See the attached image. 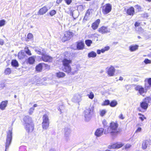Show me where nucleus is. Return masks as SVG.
Here are the masks:
<instances>
[{
	"instance_id": "obj_23",
	"label": "nucleus",
	"mask_w": 151,
	"mask_h": 151,
	"mask_svg": "<svg viewBox=\"0 0 151 151\" xmlns=\"http://www.w3.org/2000/svg\"><path fill=\"white\" fill-rule=\"evenodd\" d=\"M24 52L22 51H21L19 52L18 54V57L20 59H22L24 57Z\"/></svg>"
},
{
	"instance_id": "obj_61",
	"label": "nucleus",
	"mask_w": 151,
	"mask_h": 151,
	"mask_svg": "<svg viewBox=\"0 0 151 151\" xmlns=\"http://www.w3.org/2000/svg\"><path fill=\"white\" fill-rule=\"evenodd\" d=\"M106 121L105 120H104L103 122V124L104 125H105V124H106Z\"/></svg>"
},
{
	"instance_id": "obj_13",
	"label": "nucleus",
	"mask_w": 151,
	"mask_h": 151,
	"mask_svg": "<svg viewBox=\"0 0 151 151\" xmlns=\"http://www.w3.org/2000/svg\"><path fill=\"white\" fill-rule=\"evenodd\" d=\"M98 31L102 34L106 33L109 32V30L107 28L104 26H102L99 28Z\"/></svg>"
},
{
	"instance_id": "obj_47",
	"label": "nucleus",
	"mask_w": 151,
	"mask_h": 151,
	"mask_svg": "<svg viewBox=\"0 0 151 151\" xmlns=\"http://www.w3.org/2000/svg\"><path fill=\"white\" fill-rule=\"evenodd\" d=\"M27 38L29 39H31L33 37V35L31 33H29L27 36Z\"/></svg>"
},
{
	"instance_id": "obj_28",
	"label": "nucleus",
	"mask_w": 151,
	"mask_h": 151,
	"mask_svg": "<svg viewBox=\"0 0 151 151\" xmlns=\"http://www.w3.org/2000/svg\"><path fill=\"white\" fill-rule=\"evenodd\" d=\"M42 124L43 128L44 129H46L49 127V122H42Z\"/></svg>"
},
{
	"instance_id": "obj_34",
	"label": "nucleus",
	"mask_w": 151,
	"mask_h": 151,
	"mask_svg": "<svg viewBox=\"0 0 151 151\" xmlns=\"http://www.w3.org/2000/svg\"><path fill=\"white\" fill-rule=\"evenodd\" d=\"M117 103L116 101L115 100L112 101L110 104L111 106L114 107L117 104Z\"/></svg>"
},
{
	"instance_id": "obj_45",
	"label": "nucleus",
	"mask_w": 151,
	"mask_h": 151,
	"mask_svg": "<svg viewBox=\"0 0 151 151\" xmlns=\"http://www.w3.org/2000/svg\"><path fill=\"white\" fill-rule=\"evenodd\" d=\"M110 133L109 128L106 129L104 131V133L106 134L109 133Z\"/></svg>"
},
{
	"instance_id": "obj_54",
	"label": "nucleus",
	"mask_w": 151,
	"mask_h": 151,
	"mask_svg": "<svg viewBox=\"0 0 151 151\" xmlns=\"http://www.w3.org/2000/svg\"><path fill=\"white\" fill-rule=\"evenodd\" d=\"M142 128L141 127H139L136 130V132H140L141 131Z\"/></svg>"
},
{
	"instance_id": "obj_43",
	"label": "nucleus",
	"mask_w": 151,
	"mask_h": 151,
	"mask_svg": "<svg viewBox=\"0 0 151 151\" xmlns=\"http://www.w3.org/2000/svg\"><path fill=\"white\" fill-rule=\"evenodd\" d=\"M110 104V103L109 101L108 100H107L104 101L103 105H109Z\"/></svg>"
},
{
	"instance_id": "obj_57",
	"label": "nucleus",
	"mask_w": 151,
	"mask_h": 151,
	"mask_svg": "<svg viewBox=\"0 0 151 151\" xmlns=\"http://www.w3.org/2000/svg\"><path fill=\"white\" fill-rule=\"evenodd\" d=\"M101 51L100 50H98L97 51V52L98 54H100L101 52Z\"/></svg>"
},
{
	"instance_id": "obj_46",
	"label": "nucleus",
	"mask_w": 151,
	"mask_h": 151,
	"mask_svg": "<svg viewBox=\"0 0 151 151\" xmlns=\"http://www.w3.org/2000/svg\"><path fill=\"white\" fill-rule=\"evenodd\" d=\"M131 146V145L129 144H127L124 146L125 149H129Z\"/></svg>"
},
{
	"instance_id": "obj_39",
	"label": "nucleus",
	"mask_w": 151,
	"mask_h": 151,
	"mask_svg": "<svg viewBox=\"0 0 151 151\" xmlns=\"http://www.w3.org/2000/svg\"><path fill=\"white\" fill-rule=\"evenodd\" d=\"M25 51L26 53L28 55H31L30 51L27 48H25Z\"/></svg>"
},
{
	"instance_id": "obj_51",
	"label": "nucleus",
	"mask_w": 151,
	"mask_h": 151,
	"mask_svg": "<svg viewBox=\"0 0 151 151\" xmlns=\"http://www.w3.org/2000/svg\"><path fill=\"white\" fill-rule=\"evenodd\" d=\"M66 3L68 4H69L72 2V0H65Z\"/></svg>"
},
{
	"instance_id": "obj_12",
	"label": "nucleus",
	"mask_w": 151,
	"mask_h": 151,
	"mask_svg": "<svg viewBox=\"0 0 151 151\" xmlns=\"http://www.w3.org/2000/svg\"><path fill=\"white\" fill-rule=\"evenodd\" d=\"M23 120L25 123V125H28V124L32 122V120L31 117L28 116H25Z\"/></svg>"
},
{
	"instance_id": "obj_25",
	"label": "nucleus",
	"mask_w": 151,
	"mask_h": 151,
	"mask_svg": "<svg viewBox=\"0 0 151 151\" xmlns=\"http://www.w3.org/2000/svg\"><path fill=\"white\" fill-rule=\"evenodd\" d=\"M42 119V122H49L48 116L46 114H45L43 116Z\"/></svg>"
},
{
	"instance_id": "obj_9",
	"label": "nucleus",
	"mask_w": 151,
	"mask_h": 151,
	"mask_svg": "<svg viewBox=\"0 0 151 151\" xmlns=\"http://www.w3.org/2000/svg\"><path fill=\"white\" fill-rule=\"evenodd\" d=\"M42 58L43 61L46 62H51L52 61V57L45 54L42 55Z\"/></svg>"
},
{
	"instance_id": "obj_63",
	"label": "nucleus",
	"mask_w": 151,
	"mask_h": 151,
	"mask_svg": "<svg viewBox=\"0 0 151 151\" xmlns=\"http://www.w3.org/2000/svg\"><path fill=\"white\" fill-rule=\"evenodd\" d=\"M139 118L142 121H143V120H144L143 117H140Z\"/></svg>"
},
{
	"instance_id": "obj_15",
	"label": "nucleus",
	"mask_w": 151,
	"mask_h": 151,
	"mask_svg": "<svg viewBox=\"0 0 151 151\" xmlns=\"http://www.w3.org/2000/svg\"><path fill=\"white\" fill-rule=\"evenodd\" d=\"M100 22V20L99 19H97L95 22L92 24L91 27L92 29L94 30L97 29L99 26Z\"/></svg>"
},
{
	"instance_id": "obj_56",
	"label": "nucleus",
	"mask_w": 151,
	"mask_h": 151,
	"mask_svg": "<svg viewBox=\"0 0 151 151\" xmlns=\"http://www.w3.org/2000/svg\"><path fill=\"white\" fill-rule=\"evenodd\" d=\"M4 44V40L2 39H0V45H2Z\"/></svg>"
},
{
	"instance_id": "obj_62",
	"label": "nucleus",
	"mask_w": 151,
	"mask_h": 151,
	"mask_svg": "<svg viewBox=\"0 0 151 151\" xmlns=\"http://www.w3.org/2000/svg\"><path fill=\"white\" fill-rule=\"evenodd\" d=\"M88 14V15L89 14V11L88 10L86 12V15Z\"/></svg>"
},
{
	"instance_id": "obj_8",
	"label": "nucleus",
	"mask_w": 151,
	"mask_h": 151,
	"mask_svg": "<svg viewBox=\"0 0 151 151\" xmlns=\"http://www.w3.org/2000/svg\"><path fill=\"white\" fill-rule=\"evenodd\" d=\"M65 137L66 140L68 141L70 139V130L68 128H65Z\"/></svg>"
},
{
	"instance_id": "obj_4",
	"label": "nucleus",
	"mask_w": 151,
	"mask_h": 151,
	"mask_svg": "<svg viewBox=\"0 0 151 151\" xmlns=\"http://www.w3.org/2000/svg\"><path fill=\"white\" fill-rule=\"evenodd\" d=\"M12 132L11 131H9V133L7 136L6 142V143L5 146V151H6V150L8 149L11 144V141L12 140Z\"/></svg>"
},
{
	"instance_id": "obj_52",
	"label": "nucleus",
	"mask_w": 151,
	"mask_h": 151,
	"mask_svg": "<svg viewBox=\"0 0 151 151\" xmlns=\"http://www.w3.org/2000/svg\"><path fill=\"white\" fill-rule=\"evenodd\" d=\"M142 16L144 18H147L148 17V15L147 14L145 13L142 15Z\"/></svg>"
},
{
	"instance_id": "obj_35",
	"label": "nucleus",
	"mask_w": 151,
	"mask_h": 151,
	"mask_svg": "<svg viewBox=\"0 0 151 151\" xmlns=\"http://www.w3.org/2000/svg\"><path fill=\"white\" fill-rule=\"evenodd\" d=\"M11 70L10 68H7L5 69L4 73L6 75H9L11 73Z\"/></svg>"
},
{
	"instance_id": "obj_37",
	"label": "nucleus",
	"mask_w": 151,
	"mask_h": 151,
	"mask_svg": "<svg viewBox=\"0 0 151 151\" xmlns=\"http://www.w3.org/2000/svg\"><path fill=\"white\" fill-rule=\"evenodd\" d=\"M6 23V21L4 19H2L0 20V27L4 26Z\"/></svg>"
},
{
	"instance_id": "obj_48",
	"label": "nucleus",
	"mask_w": 151,
	"mask_h": 151,
	"mask_svg": "<svg viewBox=\"0 0 151 151\" xmlns=\"http://www.w3.org/2000/svg\"><path fill=\"white\" fill-rule=\"evenodd\" d=\"M88 97L89 98L92 99L94 97V95L92 92H91L90 95H88Z\"/></svg>"
},
{
	"instance_id": "obj_64",
	"label": "nucleus",
	"mask_w": 151,
	"mask_h": 151,
	"mask_svg": "<svg viewBox=\"0 0 151 151\" xmlns=\"http://www.w3.org/2000/svg\"><path fill=\"white\" fill-rule=\"evenodd\" d=\"M33 106H34V107H33V108H34V107H37V104H35Z\"/></svg>"
},
{
	"instance_id": "obj_31",
	"label": "nucleus",
	"mask_w": 151,
	"mask_h": 151,
	"mask_svg": "<svg viewBox=\"0 0 151 151\" xmlns=\"http://www.w3.org/2000/svg\"><path fill=\"white\" fill-rule=\"evenodd\" d=\"M12 65L14 67H18V64L17 61L16 60H13L11 62Z\"/></svg>"
},
{
	"instance_id": "obj_22",
	"label": "nucleus",
	"mask_w": 151,
	"mask_h": 151,
	"mask_svg": "<svg viewBox=\"0 0 151 151\" xmlns=\"http://www.w3.org/2000/svg\"><path fill=\"white\" fill-rule=\"evenodd\" d=\"M65 76V74L63 72H59L56 73V76L58 78H63Z\"/></svg>"
},
{
	"instance_id": "obj_2",
	"label": "nucleus",
	"mask_w": 151,
	"mask_h": 151,
	"mask_svg": "<svg viewBox=\"0 0 151 151\" xmlns=\"http://www.w3.org/2000/svg\"><path fill=\"white\" fill-rule=\"evenodd\" d=\"M91 106L86 108L84 112V115L85 118V120L86 122L89 121L91 119V112L92 111L91 110Z\"/></svg>"
},
{
	"instance_id": "obj_11",
	"label": "nucleus",
	"mask_w": 151,
	"mask_h": 151,
	"mask_svg": "<svg viewBox=\"0 0 151 151\" xmlns=\"http://www.w3.org/2000/svg\"><path fill=\"white\" fill-rule=\"evenodd\" d=\"M81 95L78 94H76L74 96L72 100L74 102H79L81 101Z\"/></svg>"
},
{
	"instance_id": "obj_38",
	"label": "nucleus",
	"mask_w": 151,
	"mask_h": 151,
	"mask_svg": "<svg viewBox=\"0 0 151 151\" xmlns=\"http://www.w3.org/2000/svg\"><path fill=\"white\" fill-rule=\"evenodd\" d=\"M34 109H35L33 107H32L30 108L28 112L29 114V115H32L33 112V111L34 110Z\"/></svg>"
},
{
	"instance_id": "obj_36",
	"label": "nucleus",
	"mask_w": 151,
	"mask_h": 151,
	"mask_svg": "<svg viewBox=\"0 0 151 151\" xmlns=\"http://www.w3.org/2000/svg\"><path fill=\"white\" fill-rule=\"evenodd\" d=\"M85 43L88 46H90L92 43V41L89 40H86L85 41Z\"/></svg>"
},
{
	"instance_id": "obj_32",
	"label": "nucleus",
	"mask_w": 151,
	"mask_h": 151,
	"mask_svg": "<svg viewBox=\"0 0 151 151\" xmlns=\"http://www.w3.org/2000/svg\"><path fill=\"white\" fill-rule=\"evenodd\" d=\"M36 70L37 71H40L42 69V65L41 63L37 65L36 68Z\"/></svg>"
},
{
	"instance_id": "obj_29",
	"label": "nucleus",
	"mask_w": 151,
	"mask_h": 151,
	"mask_svg": "<svg viewBox=\"0 0 151 151\" xmlns=\"http://www.w3.org/2000/svg\"><path fill=\"white\" fill-rule=\"evenodd\" d=\"M141 107L144 109H146L148 107V104L146 102H143L140 104Z\"/></svg>"
},
{
	"instance_id": "obj_59",
	"label": "nucleus",
	"mask_w": 151,
	"mask_h": 151,
	"mask_svg": "<svg viewBox=\"0 0 151 151\" xmlns=\"http://www.w3.org/2000/svg\"><path fill=\"white\" fill-rule=\"evenodd\" d=\"M101 52L102 53H104L105 51L104 48L102 49L101 50Z\"/></svg>"
},
{
	"instance_id": "obj_60",
	"label": "nucleus",
	"mask_w": 151,
	"mask_h": 151,
	"mask_svg": "<svg viewBox=\"0 0 151 151\" xmlns=\"http://www.w3.org/2000/svg\"><path fill=\"white\" fill-rule=\"evenodd\" d=\"M123 77H119V80L122 81V80H123Z\"/></svg>"
},
{
	"instance_id": "obj_30",
	"label": "nucleus",
	"mask_w": 151,
	"mask_h": 151,
	"mask_svg": "<svg viewBox=\"0 0 151 151\" xmlns=\"http://www.w3.org/2000/svg\"><path fill=\"white\" fill-rule=\"evenodd\" d=\"M35 61V58L34 56L29 57L28 59V62L30 64H33Z\"/></svg>"
},
{
	"instance_id": "obj_10",
	"label": "nucleus",
	"mask_w": 151,
	"mask_h": 151,
	"mask_svg": "<svg viewBox=\"0 0 151 151\" xmlns=\"http://www.w3.org/2000/svg\"><path fill=\"white\" fill-rule=\"evenodd\" d=\"M104 131V129L103 128L97 129L95 132V134L97 137H99L102 135Z\"/></svg>"
},
{
	"instance_id": "obj_19",
	"label": "nucleus",
	"mask_w": 151,
	"mask_h": 151,
	"mask_svg": "<svg viewBox=\"0 0 151 151\" xmlns=\"http://www.w3.org/2000/svg\"><path fill=\"white\" fill-rule=\"evenodd\" d=\"M7 103L8 101H2L0 104V109L2 110L5 109L7 106Z\"/></svg>"
},
{
	"instance_id": "obj_53",
	"label": "nucleus",
	"mask_w": 151,
	"mask_h": 151,
	"mask_svg": "<svg viewBox=\"0 0 151 151\" xmlns=\"http://www.w3.org/2000/svg\"><path fill=\"white\" fill-rule=\"evenodd\" d=\"M135 7L138 10V11H139L141 9L140 6H139L138 5L136 6H135Z\"/></svg>"
},
{
	"instance_id": "obj_41",
	"label": "nucleus",
	"mask_w": 151,
	"mask_h": 151,
	"mask_svg": "<svg viewBox=\"0 0 151 151\" xmlns=\"http://www.w3.org/2000/svg\"><path fill=\"white\" fill-rule=\"evenodd\" d=\"M106 113V111L105 110H103L100 111V115L102 116H104Z\"/></svg>"
},
{
	"instance_id": "obj_18",
	"label": "nucleus",
	"mask_w": 151,
	"mask_h": 151,
	"mask_svg": "<svg viewBox=\"0 0 151 151\" xmlns=\"http://www.w3.org/2000/svg\"><path fill=\"white\" fill-rule=\"evenodd\" d=\"M84 44L83 42L81 41L77 42V47L78 50H82L84 47Z\"/></svg>"
},
{
	"instance_id": "obj_24",
	"label": "nucleus",
	"mask_w": 151,
	"mask_h": 151,
	"mask_svg": "<svg viewBox=\"0 0 151 151\" xmlns=\"http://www.w3.org/2000/svg\"><path fill=\"white\" fill-rule=\"evenodd\" d=\"M96 52L93 51H92L88 54V57L89 58H95L96 56Z\"/></svg>"
},
{
	"instance_id": "obj_20",
	"label": "nucleus",
	"mask_w": 151,
	"mask_h": 151,
	"mask_svg": "<svg viewBox=\"0 0 151 151\" xmlns=\"http://www.w3.org/2000/svg\"><path fill=\"white\" fill-rule=\"evenodd\" d=\"M127 13L129 15L133 16L134 14V9L133 7H131L127 10Z\"/></svg>"
},
{
	"instance_id": "obj_6",
	"label": "nucleus",
	"mask_w": 151,
	"mask_h": 151,
	"mask_svg": "<svg viewBox=\"0 0 151 151\" xmlns=\"http://www.w3.org/2000/svg\"><path fill=\"white\" fill-rule=\"evenodd\" d=\"M111 10V5L109 4H107L103 6L102 12L104 14H107L110 12Z\"/></svg>"
},
{
	"instance_id": "obj_33",
	"label": "nucleus",
	"mask_w": 151,
	"mask_h": 151,
	"mask_svg": "<svg viewBox=\"0 0 151 151\" xmlns=\"http://www.w3.org/2000/svg\"><path fill=\"white\" fill-rule=\"evenodd\" d=\"M124 145V144L122 143H119L116 144L114 146H113V147H115V148H119Z\"/></svg>"
},
{
	"instance_id": "obj_44",
	"label": "nucleus",
	"mask_w": 151,
	"mask_h": 151,
	"mask_svg": "<svg viewBox=\"0 0 151 151\" xmlns=\"http://www.w3.org/2000/svg\"><path fill=\"white\" fill-rule=\"evenodd\" d=\"M145 63L146 64H149L151 63V61L147 59H146L144 61Z\"/></svg>"
},
{
	"instance_id": "obj_58",
	"label": "nucleus",
	"mask_w": 151,
	"mask_h": 151,
	"mask_svg": "<svg viewBox=\"0 0 151 151\" xmlns=\"http://www.w3.org/2000/svg\"><path fill=\"white\" fill-rule=\"evenodd\" d=\"M61 0H57L56 1V3L57 4H59L61 1Z\"/></svg>"
},
{
	"instance_id": "obj_3",
	"label": "nucleus",
	"mask_w": 151,
	"mask_h": 151,
	"mask_svg": "<svg viewBox=\"0 0 151 151\" xmlns=\"http://www.w3.org/2000/svg\"><path fill=\"white\" fill-rule=\"evenodd\" d=\"M118 125L114 122H111L109 127L110 133L111 135H114L116 134L118 132L117 128Z\"/></svg>"
},
{
	"instance_id": "obj_7",
	"label": "nucleus",
	"mask_w": 151,
	"mask_h": 151,
	"mask_svg": "<svg viewBox=\"0 0 151 151\" xmlns=\"http://www.w3.org/2000/svg\"><path fill=\"white\" fill-rule=\"evenodd\" d=\"M107 73L110 76H113L114 75L115 69L113 66H111L107 68Z\"/></svg>"
},
{
	"instance_id": "obj_5",
	"label": "nucleus",
	"mask_w": 151,
	"mask_h": 151,
	"mask_svg": "<svg viewBox=\"0 0 151 151\" xmlns=\"http://www.w3.org/2000/svg\"><path fill=\"white\" fill-rule=\"evenodd\" d=\"M73 36V33L69 31H67L65 32L64 36L62 38V40L63 42H65L68 40H69Z\"/></svg>"
},
{
	"instance_id": "obj_26",
	"label": "nucleus",
	"mask_w": 151,
	"mask_h": 151,
	"mask_svg": "<svg viewBox=\"0 0 151 151\" xmlns=\"http://www.w3.org/2000/svg\"><path fill=\"white\" fill-rule=\"evenodd\" d=\"M138 46L137 45H132L129 47V50L131 51H134L138 49Z\"/></svg>"
},
{
	"instance_id": "obj_17",
	"label": "nucleus",
	"mask_w": 151,
	"mask_h": 151,
	"mask_svg": "<svg viewBox=\"0 0 151 151\" xmlns=\"http://www.w3.org/2000/svg\"><path fill=\"white\" fill-rule=\"evenodd\" d=\"M48 9L47 7L44 6L40 9L39 11V13L40 15H43L45 14L47 11Z\"/></svg>"
},
{
	"instance_id": "obj_21",
	"label": "nucleus",
	"mask_w": 151,
	"mask_h": 151,
	"mask_svg": "<svg viewBox=\"0 0 151 151\" xmlns=\"http://www.w3.org/2000/svg\"><path fill=\"white\" fill-rule=\"evenodd\" d=\"M148 142L147 140H145L143 142L142 144V148L143 149L145 150L147 148Z\"/></svg>"
},
{
	"instance_id": "obj_49",
	"label": "nucleus",
	"mask_w": 151,
	"mask_h": 151,
	"mask_svg": "<svg viewBox=\"0 0 151 151\" xmlns=\"http://www.w3.org/2000/svg\"><path fill=\"white\" fill-rule=\"evenodd\" d=\"M119 117L120 119H123L124 118L123 115L122 113L119 115Z\"/></svg>"
},
{
	"instance_id": "obj_1",
	"label": "nucleus",
	"mask_w": 151,
	"mask_h": 151,
	"mask_svg": "<svg viewBox=\"0 0 151 151\" xmlns=\"http://www.w3.org/2000/svg\"><path fill=\"white\" fill-rule=\"evenodd\" d=\"M62 62L63 65L64 66L63 70L68 73H70L71 68L70 64L72 63L71 60L65 58L62 60Z\"/></svg>"
},
{
	"instance_id": "obj_42",
	"label": "nucleus",
	"mask_w": 151,
	"mask_h": 151,
	"mask_svg": "<svg viewBox=\"0 0 151 151\" xmlns=\"http://www.w3.org/2000/svg\"><path fill=\"white\" fill-rule=\"evenodd\" d=\"M56 13V12L55 10H53L50 11V14L51 16L54 15Z\"/></svg>"
},
{
	"instance_id": "obj_27",
	"label": "nucleus",
	"mask_w": 151,
	"mask_h": 151,
	"mask_svg": "<svg viewBox=\"0 0 151 151\" xmlns=\"http://www.w3.org/2000/svg\"><path fill=\"white\" fill-rule=\"evenodd\" d=\"M35 51L39 54H41L42 55L45 53V51L42 49H37L35 50Z\"/></svg>"
},
{
	"instance_id": "obj_50",
	"label": "nucleus",
	"mask_w": 151,
	"mask_h": 151,
	"mask_svg": "<svg viewBox=\"0 0 151 151\" xmlns=\"http://www.w3.org/2000/svg\"><path fill=\"white\" fill-rule=\"evenodd\" d=\"M104 49L105 51L108 50L110 49V47L108 46H107L105 47Z\"/></svg>"
},
{
	"instance_id": "obj_14",
	"label": "nucleus",
	"mask_w": 151,
	"mask_h": 151,
	"mask_svg": "<svg viewBox=\"0 0 151 151\" xmlns=\"http://www.w3.org/2000/svg\"><path fill=\"white\" fill-rule=\"evenodd\" d=\"M28 125H25V127L26 130L28 132H32L34 129V125L32 123L28 124Z\"/></svg>"
},
{
	"instance_id": "obj_55",
	"label": "nucleus",
	"mask_w": 151,
	"mask_h": 151,
	"mask_svg": "<svg viewBox=\"0 0 151 151\" xmlns=\"http://www.w3.org/2000/svg\"><path fill=\"white\" fill-rule=\"evenodd\" d=\"M140 24V23L138 22H136L135 23V27H138L139 26Z\"/></svg>"
},
{
	"instance_id": "obj_40",
	"label": "nucleus",
	"mask_w": 151,
	"mask_h": 151,
	"mask_svg": "<svg viewBox=\"0 0 151 151\" xmlns=\"http://www.w3.org/2000/svg\"><path fill=\"white\" fill-rule=\"evenodd\" d=\"M145 82L147 81L149 84L151 86V78H146L145 79Z\"/></svg>"
},
{
	"instance_id": "obj_16",
	"label": "nucleus",
	"mask_w": 151,
	"mask_h": 151,
	"mask_svg": "<svg viewBox=\"0 0 151 151\" xmlns=\"http://www.w3.org/2000/svg\"><path fill=\"white\" fill-rule=\"evenodd\" d=\"M135 89L138 91L139 93L141 95L144 92V88L141 86H137L135 87Z\"/></svg>"
}]
</instances>
